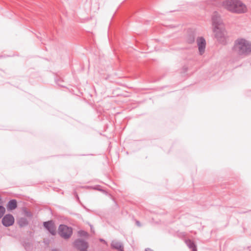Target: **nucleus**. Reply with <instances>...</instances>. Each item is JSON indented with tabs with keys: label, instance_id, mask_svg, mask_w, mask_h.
<instances>
[{
	"label": "nucleus",
	"instance_id": "f257e3e1",
	"mask_svg": "<svg viewBox=\"0 0 251 251\" xmlns=\"http://www.w3.org/2000/svg\"><path fill=\"white\" fill-rule=\"evenodd\" d=\"M232 52L239 56H248L251 53V41L243 38H237L232 47Z\"/></svg>",
	"mask_w": 251,
	"mask_h": 251
},
{
	"label": "nucleus",
	"instance_id": "f03ea898",
	"mask_svg": "<svg viewBox=\"0 0 251 251\" xmlns=\"http://www.w3.org/2000/svg\"><path fill=\"white\" fill-rule=\"evenodd\" d=\"M222 5L225 9L231 13L242 14L247 11L246 5L240 0H224Z\"/></svg>",
	"mask_w": 251,
	"mask_h": 251
},
{
	"label": "nucleus",
	"instance_id": "7ed1b4c3",
	"mask_svg": "<svg viewBox=\"0 0 251 251\" xmlns=\"http://www.w3.org/2000/svg\"><path fill=\"white\" fill-rule=\"evenodd\" d=\"M58 233L64 239H69L72 235V228L66 225H61L59 226Z\"/></svg>",
	"mask_w": 251,
	"mask_h": 251
},
{
	"label": "nucleus",
	"instance_id": "20e7f679",
	"mask_svg": "<svg viewBox=\"0 0 251 251\" xmlns=\"http://www.w3.org/2000/svg\"><path fill=\"white\" fill-rule=\"evenodd\" d=\"M213 31L215 38L219 42H223L225 39V28L223 26L213 27Z\"/></svg>",
	"mask_w": 251,
	"mask_h": 251
},
{
	"label": "nucleus",
	"instance_id": "39448f33",
	"mask_svg": "<svg viewBox=\"0 0 251 251\" xmlns=\"http://www.w3.org/2000/svg\"><path fill=\"white\" fill-rule=\"evenodd\" d=\"M211 20L213 28L223 26L222 20L217 12H214L213 13Z\"/></svg>",
	"mask_w": 251,
	"mask_h": 251
},
{
	"label": "nucleus",
	"instance_id": "423d86ee",
	"mask_svg": "<svg viewBox=\"0 0 251 251\" xmlns=\"http://www.w3.org/2000/svg\"><path fill=\"white\" fill-rule=\"evenodd\" d=\"M74 247L80 251H86L88 247V243L81 239H78L74 242Z\"/></svg>",
	"mask_w": 251,
	"mask_h": 251
},
{
	"label": "nucleus",
	"instance_id": "0eeeda50",
	"mask_svg": "<svg viewBox=\"0 0 251 251\" xmlns=\"http://www.w3.org/2000/svg\"><path fill=\"white\" fill-rule=\"evenodd\" d=\"M14 223V218L11 214L5 215L2 219V223L5 226H12Z\"/></svg>",
	"mask_w": 251,
	"mask_h": 251
},
{
	"label": "nucleus",
	"instance_id": "6e6552de",
	"mask_svg": "<svg viewBox=\"0 0 251 251\" xmlns=\"http://www.w3.org/2000/svg\"><path fill=\"white\" fill-rule=\"evenodd\" d=\"M44 227L53 235L56 234V227L52 221L44 222Z\"/></svg>",
	"mask_w": 251,
	"mask_h": 251
},
{
	"label": "nucleus",
	"instance_id": "1a4fd4ad",
	"mask_svg": "<svg viewBox=\"0 0 251 251\" xmlns=\"http://www.w3.org/2000/svg\"><path fill=\"white\" fill-rule=\"evenodd\" d=\"M197 44L200 54L202 55L204 53L205 49L206 42L205 39L202 37L199 38L197 39Z\"/></svg>",
	"mask_w": 251,
	"mask_h": 251
},
{
	"label": "nucleus",
	"instance_id": "9d476101",
	"mask_svg": "<svg viewBox=\"0 0 251 251\" xmlns=\"http://www.w3.org/2000/svg\"><path fill=\"white\" fill-rule=\"evenodd\" d=\"M111 245L113 249H116L119 251H124L123 245L119 241L116 240L112 241Z\"/></svg>",
	"mask_w": 251,
	"mask_h": 251
},
{
	"label": "nucleus",
	"instance_id": "9b49d317",
	"mask_svg": "<svg viewBox=\"0 0 251 251\" xmlns=\"http://www.w3.org/2000/svg\"><path fill=\"white\" fill-rule=\"evenodd\" d=\"M185 243L189 248L192 249L193 251H197L196 246L192 241L190 239H186L185 240Z\"/></svg>",
	"mask_w": 251,
	"mask_h": 251
},
{
	"label": "nucleus",
	"instance_id": "f8f14e48",
	"mask_svg": "<svg viewBox=\"0 0 251 251\" xmlns=\"http://www.w3.org/2000/svg\"><path fill=\"white\" fill-rule=\"evenodd\" d=\"M17 201L15 200H12L8 202L7 208L9 209L13 210L17 207Z\"/></svg>",
	"mask_w": 251,
	"mask_h": 251
},
{
	"label": "nucleus",
	"instance_id": "ddd939ff",
	"mask_svg": "<svg viewBox=\"0 0 251 251\" xmlns=\"http://www.w3.org/2000/svg\"><path fill=\"white\" fill-rule=\"evenodd\" d=\"M78 234L79 236L81 237H87L88 236V233L83 230H80L78 231Z\"/></svg>",
	"mask_w": 251,
	"mask_h": 251
},
{
	"label": "nucleus",
	"instance_id": "4468645a",
	"mask_svg": "<svg viewBox=\"0 0 251 251\" xmlns=\"http://www.w3.org/2000/svg\"><path fill=\"white\" fill-rule=\"evenodd\" d=\"M5 211V208L2 206H0V219L3 216Z\"/></svg>",
	"mask_w": 251,
	"mask_h": 251
},
{
	"label": "nucleus",
	"instance_id": "2eb2a0df",
	"mask_svg": "<svg viewBox=\"0 0 251 251\" xmlns=\"http://www.w3.org/2000/svg\"><path fill=\"white\" fill-rule=\"evenodd\" d=\"M26 220L25 219H20V220L19 221V225L21 226H23V225L26 224Z\"/></svg>",
	"mask_w": 251,
	"mask_h": 251
},
{
	"label": "nucleus",
	"instance_id": "dca6fc26",
	"mask_svg": "<svg viewBox=\"0 0 251 251\" xmlns=\"http://www.w3.org/2000/svg\"><path fill=\"white\" fill-rule=\"evenodd\" d=\"M195 41V38H194V37L193 36H190L189 38L188 39L187 41L189 43H192L194 42Z\"/></svg>",
	"mask_w": 251,
	"mask_h": 251
},
{
	"label": "nucleus",
	"instance_id": "f3484780",
	"mask_svg": "<svg viewBox=\"0 0 251 251\" xmlns=\"http://www.w3.org/2000/svg\"><path fill=\"white\" fill-rule=\"evenodd\" d=\"M186 234L185 232L180 233L179 235L180 237H185Z\"/></svg>",
	"mask_w": 251,
	"mask_h": 251
},
{
	"label": "nucleus",
	"instance_id": "a211bd4d",
	"mask_svg": "<svg viewBox=\"0 0 251 251\" xmlns=\"http://www.w3.org/2000/svg\"><path fill=\"white\" fill-rule=\"evenodd\" d=\"M136 225L139 226H141V224H140V223L139 222V221H136Z\"/></svg>",
	"mask_w": 251,
	"mask_h": 251
},
{
	"label": "nucleus",
	"instance_id": "6ab92c4d",
	"mask_svg": "<svg viewBox=\"0 0 251 251\" xmlns=\"http://www.w3.org/2000/svg\"><path fill=\"white\" fill-rule=\"evenodd\" d=\"M145 251H153L150 248H147V249H146Z\"/></svg>",
	"mask_w": 251,
	"mask_h": 251
},
{
	"label": "nucleus",
	"instance_id": "aec40b11",
	"mask_svg": "<svg viewBox=\"0 0 251 251\" xmlns=\"http://www.w3.org/2000/svg\"><path fill=\"white\" fill-rule=\"evenodd\" d=\"M91 232L94 233V230L92 226H91Z\"/></svg>",
	"mask_w": 251,
	"mask_h": 251
},
{
	"label": "nucleus",
	"instance_id": "412c9836",
	"mask_svg": "<svg viewBox=\"0 0 251 251\" xmlns=\"http://www.w3.org/2000/svg\"><path fill=\"white\" fill-rule=\"evenodd\" d=\"M100 241H101V242H105V241L103 239H100Z\"/></svg>",
	"mask_w": 251,
	"mask_h": 251
},
{
	"label": "nucleus",
	"instance_id": "4be33fe9",
	"mask_svg": "<svg viewBox=\"0 0 251 251\" xmlns=\"http://www.w3.org/2000/svg\"><path fill=\"white\" fill-rule=\"evenodd\" d=\"M87 251V250H86V251Z\"/></svg>",
	"mask_w": 251,
	"mask_h": 251
}]
</instances>
